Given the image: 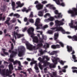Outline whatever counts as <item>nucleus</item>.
<instances>
[{"mask_svg": "<svg viewBox=\"0 0 77 77\" xmlns=\"http://www.w3.org/2000/svg\"><path fill=\"white\" fill-rule=\"evenodd\" d=\"M60 63V64H61V65H64V62H63V61L62 60H60V61L59 62Z\"/></svg>", "mask_w": 77, "mask_h": 77, "instance_id": "nucleus-41", "label": "nucleus"}, {"mask_svg": "<svg viewBox=\"0 0 77 77\" xmlns=\"http://www.w3.org/2000/svg\"><path fill=\"white\" fill-rule=\"evenodd\" d=\"M9 70L8 69H7L6 70V72L7 73L9 74V73L10 72V74H12V70H13L14 68L13 67V65L12 64H9L8 66Z\"/></svg>", "mask_w": 77, "mask_h": 77, "instance_id": "nucleus-7", "label": "nucleus"}, {"mask_svg": "<svg viewBox=\"0 0 77 77\" xmlns=\"http://www.w3.org/2000/svg\"><path fill=\"white\" fill-rule=\"evenodd\" d=\"M14 17H16L17 18H19L20 17V16L18 14H14L13 15Z\"/></svg>", "mask_w": 77, "mask_h": 77, "instance_id": "nucleus-29", "label": "nucleus"}, {"mask_svg": "<svg viewBox=\"0 0 77 77\" xmlns=\"http://www.w3.org/2000/svg\"><path fill=\"white\" fill-rule=\"evenodd\" d=\"M11 50H9L8 52L10 53H11L10 55V57L11 58H13L14 57V56H15L17 54L18 52H17V50L16 49V51H12L13 49H14V45L12 43L11 44Z\"/></svg>", "mask_w": 77, "mask_h": 77, "instance_id": "nucleus-3", "label": "nucleus"}, {"mask_svg": "<svg viewBox=\"0 0 77 77\" xmlns=\"http://www.w3.org/2000/svg\"><path fill=\"white\" fill-rule=\"evenodd\" d=\"M75 54V51H74V50H73L72 51V53L71 54Z\"/></svg>", "mask_w": 77, "mask_h": 77, "instance_id": "nucleus-55", "label": "nucleus"}, {"mask_svg": "<svg viewBox=\"0 0 77 77\" xmlns=\"http://www.w3.org/2000/svg\"><path fill=\"white\" fill-rule=\"evenodd\" d=\"M40 54H41L42 55L44 54V52L42 50L40 51Z\"/></svg>", "mask_w": 77, "mask_h": 77, "instance_id": "nucleus-54", "label": "nucleus"}, {"mask_svg": "<svg viewBox=\"0 0 77 77\" xmlns=\"http://www.w3.org/2000/svg\"><path fill=\"white\" fill-rule=\"evenodd\" d=\"M47 69L46 68H44V71H45V72H47Z\"/></svg>", "mask_w": 77, "mask_h": 77, "instance_id": "nucleus-60", "label": "nucleus"}, {"mask_svg": "<svg viewBox=\"0 0 77 77\" xmlns=\"http://www.w3.org/2000/svg\"><path fill=\"white\" fill-rule=\"evenodd\" d=\"M54 20V17H51L50 18H48V19H46L45 21H52Z\"/></svg>", "mask_w": 77, "mask_h": 77, "instance_id": "nucleus-19", "label": "nucleus"}, {"mask_svg": "<svg viewBox=\"0 0 77 77\" xmlns=\"http://www.w3.org/2000/svg\"><path fill=\"white\" fill-rule=\"evenodd\" d=\"M64 19H62L61 20L59 21L58 20H55V26L56 27L54 28H52L51 29L54 30L55 32H61L63 34L65 33V31L63 29L62 27H60L61 26H63L64 24V23L63 21H64Z\"/></svg>", "mask_w": 77, "mask_h": 77, "instance_id": "nucleus-1", "label": "nucleus"}, {"mask_svg": "<svg viewBox=\"0 0 77 77\" xmlns=\"http://www.w3.org/2000/svg\"><path fill=\"white\" fill-rule=\"evenodd\" d=\"M38 15L40 17H42L43 16V13L42 11H39Z\"/></svg>", "mask_w": 77, "mask_h": 77, "instance_id": "nucleus-25", "label": "nucleus"}, {"mask_svg": "<svg viewBox=\"0 0 77 77\" xmlns=\"http://www.w3.org/2000/svg\"><path fill=\"white\" fill-rule=\"evenodd\" d=\"M18 64L19 65V66H20L21 67H23V66H21V63L20 62V61H19V62H18Z\"/></svg>", "mask_w": 77, "mask_h": 77, "instance_id": "nucleus-46", "label": "nucleus"}, {"mask_svg": "<svg viewBox=\"0 0 77 77\" xmlns=\"http://www.w3.org/2000/svg\"><path fill=\"white\" fill-rule=\"evenodd\" d=\"M11 73H10V72H9L8 73H7V72H6V76H8V77H12V75H10V74H11Z\"/></svg>", "mask_w": 77, "mask_h": 77, "instance_id": "nucleus-27", "label": "nucleus"}, {"mask_svg": "<svg viewBox=\"0 0 77 77\" xmlns=\"http://www.w3.org/2000/svg\"><path fill=\"white\" fill-rule=\"evenodd\" d=\"M40 23V19L39 18H37L36 20V21L35 22V25L36 27V29L37 30H38V29H39V26H40V24H39Z\"/></svg>", "mask_w": 77, "mask_h": 77, "instance_id": "nucleus-8", "label": "nucleus"}, {"mask_svg": "<svg viewBox=\"0 0 77 77\" xmlns=\"http://www.w3.org/2000/svg\"><path fill=\"white\" fill-rule=\"evenodd\" d=\"M2 50L3 51V53L4 54H5V55H8L9 54V53H8V52H5L6 49L3 48L2 49Z\"/></svg>", "mask_w": 77, "mask_h": 77, "instance_id": "nucleus-22", "label": "nucleus"}, {"mask_svg": "<svg viewBox=\"0 0 77 77\" xmlns=\"http://www.w3.org/2000/svg\"><path fill=\"white\" fill-rule=\"evenodd\" d=\"M0 73L1 74H2V75H5V69H3L2 70V72H0Z\"/></svg>", "mask_w": 77, "mask_h": 77, "instance_id": "nucleus-24", "label": "nucleus"}, {"mask_svg": "<svg viewBox=\"0 0 77 77\" xmlns=\"http://www.w3.org/2000/svg\"><path fill=\"white\" fill-rule=\"evenodd\" d=\"M47 3V2L45 1L42 2V4H46V3Z\"/></svg>", "mask_w": 77, "mask_h": 77, "instance_id": "nucleus-53", "label": "nucleus"}, {"mask_svg": "<svg viewBox=\"0 0 77 77\" xmlns=\"http://www.w3.org/2000/svg\"><path fill=\"white\" fill-rule=\"evenodd\" d=\"M67 51L69 53L72 51V48L71 46H69V45H67L66 47Z\"/></svg>", "mask_w": 77, "mask_h": 77, "instance_id": "nucleus-15", "label": "nucleus"}, {"mask_svg": "<svg viewBox=\"0 0 77 77\" xmlns=\"http://www.w3.org/2000/svg\"><path fill=\"white\" fill-rule=\"evenodd\" d=\"M43 63V66H46L47 65H49L48 63L45 61V62Z\"/></svg>", "mask_w": 77, "mask_h": 77, "instance_id": "nucleus-28", "label": "nucleus"}, {"mask_svg": "<svg viewBox=\"0 0 77 77\" xmlns=\"http://www.w3.org/2000/svg\"><path fill=\"white\" fill-rule=\"evenodd\" d=\"M47 16H50V14H49V13H47L45 14V15L44 16L45 17H47Z\"/></svg>", "mask_w": 77, "mask_h": 77, "instance_id": "nucleus-44", "label": "nucleus"}, {"mask_svg": "<svg viewBox=\"0 0 77 77\" xmlns=\"http://www.w3.org/2000/svg\"><path fill=\"white\" fill-rule=\"evenodd\" d=\"M27 21V18L25 17L24 19V21H25V22H26Z\"/></svg>", "mask_w": 77, "mask_h": 77, "instance_id": "nucleus-59", "label": "nucleus"}, {"mask_svg": "<svg viewBox=\"0 0 77 77\" xmlns=\"http://www.w3.org/2000/svg\"><path fill=\"white\" fill-rule=\"evenodd\" d=\"M36 46L37 47V49H39V48H41L42 46H43V44L41 42H40L39 43L37 44Z\"/></svg>", "mask_w": 77, "mask_h": 77, "instance_id": "nucleus-16", "label": "nucleus"}, {"mask_svg": "<svg viewBox=\"0 0 77 77\" xmlns=\"http://www.w3.org/2000/svg\"><path fill=\"white\" fill-rule=\"evenodd\" d=\"M20 7V8H21V7H23V5H18L16 7V8L17 9V8H18V7Z\"/></svg>", "mask_w": 77, "mask_h": 77, "instance_id": "nucleus-52", "label": "nucleus"}, {"mask_svg": "<svg viewBox=\"0 0 77 77\" xmlns=\"http://www.w3.org/2000/svg\"><path fill=\"white\" fill-rule=\"evenodd\" d=\"M11 5L12 6V9L13 10H14V11L15 10V2H12Z\"/></svg>", "mask_w": 77, "mask_h": 77, "instance_id": "nucleus-20", "label": "nucleus"}, {"mask_svg": "<svg viewBox=\"0 0 77 77\" xmlns=\"http://www.w3.org/2000/svg\"><path fill=\"white\" fill-rule=\"evenodd\" d=\"M29 17H31V18H33V12H31L29 16Z\"/></svg>", "mask_w": 77, "mask_h": 77, "instance_id": "nucleus-36", "label": "nucleus"}, {"mask_svg": "<svg viewBox=\"0 0 77 77\" xmlns=\"http://www.w3.org/2000/svg\"><path fill=\"white\" fill-rule=\"evenodd\" d=\"M74 24V22H73V21L72 20L71 22V23L69 24V25L70 26L71 28H74L75 30H77V24H76V26H73Z\"/></svg>", "mask_w": 77, "mask_h": 77, "instance_id": "nucleus-12", "label": "nucleus"}, {"mask_svg": "<svg viewBox=\"0 0 77 77\" xmlns=\"http://www.w3.org/2000/svg\"><path fill=\"white\" fill-rule=\"evenodd\" d=\"M57 74V73H56V72H53V75L54 76H55V75H56Z\"/></svg>", "mask_w": 77, "mask_h": 77, "instance_id": "nucleus-51", "label": "nucleus"}, {"mask_svg": "<svg viewBox=\"0 0 77 77\" xmlns=\"http://www.w3.org/2000/svg\"><path fill=\"white\" fill-rule=\"evenodd\" d=\"M40 62H42V63H44V62H45V61H44V60H41L40 61Z\"/></svg>", "mask_w": 77, "mask_h": 77, "instance_id": "nucleus-61", "label": "nucleus"}, {"mask_svg": "<svg viewBox=\"0 0 77 77\" xmlns=\"http://www.w3.org/2000/svg\"><path fill=\"white\" fill-rule=\"evenodd\" d=\"M56 3H57V5H60V1L59 0H57V1L55 2Z\"/></svg>", "mask_w": 77, "mask_h": 77, "instance_id": "nucleus-39", "label": "nucleus"}, {"mask_svg": "<svg viewBox=\"0 0 77 77\" xmlns=\"http://www.w3.org/2000/svg\"><path fill=\"white\" fill-rule=\"evenodd\" d=\"M59 37V33H55L54 34V40H56Z\"/></svg>", "mask_w": 77, "mask_h": 77, "instance_id": "nucleus-17", "label": "nucleus"}, {"mask_svg": "<svg viewBox=\"0 0 77 77\" xmlns=\"http://www.w3.org/2000/svg\"><path fill=\"white\" fill-rule=\"evenodd\" d=\"M9 60L10 62H14V59L12 58H9Z\"/></svg>", "mask_w": 77, "mask_h": 77, "instance_id": "nucleus-40", "label": "nucleus"}, {"mask_svg": "<svg viewBox=\"0 0 77 77\" xmlns=\"http://www.w3.org/2000/svg\"><path fill=\"white\" fill-rule=\"evenodd\" d=\"M72 10H69L68 11V13L69 14H72L71 15L72 17H74L75 15H77V9L75 8H73ZM74 11L75 12L74 14V12L73 11Z\"/></svg>", "mask_w": 77, "mask_h": 77, "instance_id": "nucleus-4", "label": "nucleus"}, {"mask_svg": "<svg viewBox=\"0 0 77 77\" xmlns=\"http://www.w3.org/2000/svg\"><path fill=\"white\" fill-rule=\"evenodd\" d=\"M53 52L54 53V54H56L58 53V51H53Z\"/></svg>", "mask_w": 77, "mask_h": 77, "instance_id": "nucleus-50", "label": "nucleus"}, {"mask_svg": "<svg viewBox=\"0 0 77 77\" xmlns=\"http://www.w3.org/2000/svg\"><path fill=\"white\" fill-rule=\"evenodd\" d=\"M26 30H27V28H25L23 30V32H25Z\"/></svg>", "mask_w": 77, "mask_h": 77, "instance_id": "nucleus-63", "label": "nucleus"}, {"mask_svg": "<svg viewBox=\"0 0 77 77\" xmlns=\"http://www.w3.org/2000/svg\"><path fill=\"white\" fill-rule=\"evenodd\" d=\"M16 21V19H14L12 20V23H15Z\"/></svg>", "mask_w": 77, "mask_h": 77, "instance_id": "nucleus-64", "label": "nucleus"}, {"mask_svg": "<svg viewBox=\"0 0 77 77\" xmlns=\"http://www.w3.org/2000/svg\"><path fill=\"white\" fill-rule=\"evenodd\" d=\"M27 8L25 7H24L23 9L21 10L22 12H25L26 11Z\"/></svg>", "mask_w": 77, "mask_h": 77, "instance_id": "nucleus-37", "label": "nucleus"}, {"mask_svg": "<svg viewBox=\"0 0 77 77\" xmlns=\"http://www.w3.org/2000/svg\"><path fill=\"white\" fill-rule=\"evenodd\" d=\"M12 35L13 36V38H15V39H17V37L16 35L17 36V37L18 38H20L21 37H23L24 36V35L20 34H18V32H14V33Z\"/></svg>", "mask_w": 77, "mask_h": 77, "instance_id": "nucleus-6", "label": "nucleus"}, {"mask_svg": "<svg viewBox=\"0 0 77 77\" xmlns=\"http://www.w3.org/2000/svg\"><path fill=\"white\" fill-rule=\"evenodd\" d=\"M34 28L32 27L29 28L27 30V32L29 35H31V37L33 39V42H35V43H38L39 42V40L38 38L36 36H34Z\"/></svg>", "mask_w": 77, "mask_h": 77, "instance_id": "nucleus-2", "label": "nucleus"}, {"mask_svg": "<svg viewBox=\"0 0 77 77\" xmlns=\"http://www.w3.org/2000/svg\"><path fill=\"white\" fill-rule=\"evenodd\" d=\"M16 4L17 5H19V6H24V3L21 4V2L20 1L17 2H16Z\"/></svg>", "mask_w": 77, "mask_h": 77, "instance_id": "nucleus-21", "label": "nucleus"}, {"mask_svg": "<svg viewBox=\"0 0 77 77\" xmlns=\"http://www.w3.org/2000/svg\"><path fill=\"white\" fill-rule=\"evenodd\" d=\"M31 11V9H29L28 10H26V11H25L26 13L29 12V11Z\"/></svg>", "mask_w": 77, "mask_h": 77, "instance_id": "nucleus-48", "label": "nucleus"}, {"mask_svg": "<svg viewBox=\"0 0 77 77\" xmlns=\"http://www.w3.org/2000/svg\"><path fill=\"white\" fill-rule=\"evenodd\" d=\"M72 72L73 73H76L77 74V70H72Z\"/></svg>", "mask_w": 77, "mask_h": 77, "instance_id": "nucleus-47", "label": "nucleus"}, {"mask_svg": "<svg viewBox=\"0 0 77 77\" xmlns=\"http://www.w3.org/2000/svg\"><path fill=\"white\" fill-rule=\"evenodd\" d=\"M7 32V30L6 29H5L4 30V33H5V34H6Z\"/></svg>", "mask_w": 77, "mask_h": 77, "instance_id": "nucleus-56", "label": "nucleus"}, {"mask_svg": "<svg viewBox=\"0 0 77 77\" xmlns=\"http://www.w3.org/2000/svg\"><path fill=\"white\" fill-rule=\"evenodd\" d=\"M19 61H18L17 60H15V61H14L13 63L14 65H16L17 63H18V62Z\"/></svg>", "mask_w": 77, "mask_h": 77, "instance_id": "nucleus-34", "label": "nucleus"}, {"mask_svg": "<svg viewBox=\"0 0 77 77\" xmlns=\"http://www.w3.org/2000/svg\"><path fill=\"white\" fill-rule=\"evenodd\" d=\"M45 59H46L47 60H50V59L47 56H45L43 57L42 60H45Z\"/></svg>", "mask_w": 77, "mask_h": 77, "instance_id": "nucleus-23", "label": "nucleus"}, {"mask_svg": "<svg viewBox=\"0 0 77 77\" xmlns=\"http://www.w3.org/2000/svg\"><path fill=\"white\" fill-rule=\"evenodd\" d=\"M10 19L11 18H10L8 17L7 18V20L5 22L6 24H8V26H9V25H10V23H9V22Z\"/></svg>", "mask_w": 77, "mask_h": 77, "instance_id": "nucleus-18", "label": "nucleus"}, {"mask_svg": "<svg viewBox=\"0 0 77 77\" xmlns=\"http://www.w3.org/2000/svg\"><path fill=\"white\" fill-rule=\"evenodd\" d=\"M20 51H19L18 56L19 57H22L23 53L26 51V49L24 47H22L20 48Z\"/></svg>", "mask_w": 77, "mask_h": 77, "instance_id": "nucleus-5", "label": "nucleus"}, {"mask_svg": "<svg viewBox=\"0 0 77 77\" xmlns=\"http://www.w3.org/2000/svg\"><path fill=\"white\" fill-rule=\"evenodd\" d=\"M59 44L62 47H64V45L63 44V43H62V42H60Z\"/></svg>", "mask_w": 77, "mask_h": 77, "instance_id": "nucleus-38", "label": "nucleus"}, {"mask_svg": "<svg viewBox=\"0 0 77 77\" xmlns=\"http://www.w3.org/2000/svg\"><path fill=\"white\" fill-rule=\"evenodd\" d=\"M29 21L30 22V23H34L33 20L32 19H30Z\"/></svg>", "mask_w": 77, "mask_h": 77, "instance_id": "nucleus-57", "label": "nucleus"}, {"mask_svg": "<svg viewBox=\"0 0 77 77\" xmlns=\"http://www.w3.org/2000/svg\"><path fill=\"white\" fill-rule=\"evenodd\" d=\"M26 45L27 47V49H29L30 50H32L33 48H35V47H32L33 46L32 45L29 44V43H26Z\"/></svg>", "mask_w": 77, "mask_h": 77, "instance_id": "nucleus-11", "label": "nucleus"}, {"mask_svg": "<svg viewBox=\"0 0 77 77\" xmlns=\"http://www.w3.org/2000/svg\"><path fill=\"white\" fill-rule=\"evenodd\" d=\"M21 73H23V74H25V76H27V74H26V72L24 71H21L20 72Z\"/></svg>", "mask_w": 77, "mask_h": 77, "instance_id": "nucleus-43", "label": "nucleus"}, {"mask_svg": "<svg viewBox=\"0 0 77 77\" xmlns=\"http://www.w3.org/2000/svg\"><path fill=\"white\" fill-rule=\"evenodd\" d=\"M48 33L49 34H53V31L51 30H49L48 31Z\"/></svg>", "mask_w": 77, "mask_h": 77, "instance_id": "nucleus-35", "label": "nucleus"}, {"mask_svg": "<svg viewBox=\"0 0 77 77\" xmlns=\"http://www.w3.org/2000/svg\"><path fill=\"white\" fill-rule=\"evenodd\" d=\"M37 61H32L30 63V65L31 66L33 65V64H36V62Z\"/></svg>", "mask_w": 77, "mask_h": 77, "instance_id": "nucleus-26", "label": "nucleus"}, {"mask_svg": "<svg viewBox=\"0 0 77 77\" xmlns=\"http://www.w3.org/2000/svg\"><path fill=\"white\" fill-rule=\"evenodd\" d=\"M54 12L55 14H56V15L58 14V16H55V17L56 18H59L60 17V18H62V15L61 14V13H59V12H58V11L57 10H55Z\"/></svg>", "mask_w": 77, "mask_h": 77, "instance_id": "nucleus-10", "label": "nucleus"}, {"mask_svg": "<svg viewBox=\"0 0 77 77\" xmlns=\"http://www.w3.org/2000/svg\"><path fill=\"white\" fill-rule=\"evenodd\" d=\"M48 25H45L43 27V28L44 29H46L48 27Z\"/></svg>", "mask_w": 77, "mask_h": 77, "instance_id": "nucleus-45", "label": "nucleus"}, {"mask_svg": "<svg viewBox=\"0 0 77 77\" xmlns=\"http://www.w3.org/2000/svg\"><path fill=\"white\" fill-rule=\"evenodd\" d=\"M36 8L38 10L42 9L43 8V5L41 4H38L36 5Z\"/></svg>", "mask_w": 77, "mask_h": 77, "instance_id": "nucleus-13", "label": "nucleus"}, {"mask_svg": "<svg viewBox=\"0 0 77 77\" xmlns=\"http://www.w3.org/2000/svg\"><path fill=\"white\" fill-rule=\"evenodd\" d=\"M54 58L57 61H59L60 62V58L58 57H54Z\"/></svg>", "mask_w": 77, "mask_h": 77, "instance_id": "nucleus-33", "label": "nucleus"}, {"mask_svg": "<svg viewBox=\"0 0 77 77\" xmlns=\"http://www.w3.org/2000/svg\"><path fill=\"white\" fill-rule=\"evenodd\" d=\"M51 48L53 49H56V48H60V47L59 45H53L51 46Z\"/></svg>", "mask_w": 77, "mask_h": 77, "instance_id": "nucleus-14", "label": "nucleus"}, {"mask_svg": "<svg viewBox=\"0 0 77 77\" xmlns=\"http://www.w3.org/2000/svg\"><path fill=\"white\" fill-rule=\"evenodd\" d=\"M53 62L54 63V64H51L49 65V67L50 68H55L56 67L55 65L57 63V61L56 59L53 60Z\"/></svg>", "mask_w": 77, "mask_h": 77, "instance_id": "nucleus-9", "label": "nucleus"}, {"mask_svg": "<svg viewBox=\"0 0 77 77\" xmlns=\"http://www.w3.org/2000/svg\"><path fill=\"white\" fill-rule=\"evenodd\" d=\"M60 6H62L64 7L65 6V3L64 2H62L61 4L60 3Z\"/></svg>", "mask_w": 77, "mask_h": 77, "instance_id": "nucleus-42", "label": "nucleus"}, {"mask_svg": "<svg viewBox=\"0 0 77 77\" xmlns=\"http://www.w3.org/2000/svg\"><path fill=\"white\" fill-rule=\"evenodd\" d=\"M53 24H54V23H53V22H51L50 23V26H53Z\"/></svg>", "mask_w": 77, "mask_h": 77, "instance_id": "nucleus-62", "label": "nucleus"}, {"mask_svg": "<svg viewBox=\"0 0 77 77\" xmlns=\"http://www.w3.org/2000/svg\"><path fill=\"white\" fill-rule=\"evenodd\" d=\"M11 40L14 44H15V41L14 39H11Z\"/></svg>", "mask_w": 77, "mask_h": 77, "instance_id": "nucleus-58", "label": "nucleus"}, {"mask_svg": "<svg viewBox=\"0 0 77 77\" xmlns=\"http://www.w3.org/2000/svg\"><path fill=\"white\" fill-rule=\"evenodd\" d=\"M34 68L36 69V70H39V68L38 67V64H36L35 65V67Z\"/></svg>", "mask_w": 77, "mask_h": 77, "instance_id": "nucleus-30", "label": "nucleus"}, {"mask_svg": "<svg viewBox=\"0 0 77 77\" xmlns=\"http://www.w3.org/2000/svg\"><path fill=\"white\" fill-rule=\"evenodd\" d=\"M72 69L74 70V69H77V67H72Z\"/></svg>", "mask_w": 77, "mask_h": 77, "instance_id": "nucleus-49", "label": "nucleus"}, {"mask_svg": "<svg viewBox=\"0 0 77 77\" xmlns=\"http://www.w3.org/2000/svg\"><path fill=\"white\" fill-rule=\"evenodd\" d=\"M38 66L39 67V68H40V69H42V65H41V63H38Z\"/></svg>", "mask_w": 77, "mask_h": 77, "instance_id": "nucleus-31", "label": "nucleus"}, {"mask_svg": "<svg viewBox=\"0 0 77 77\" xmlns=\"http://www.w3.org/2000/svg\"><path fill=\"white\" fill-rule=\"evenodd\" d=\"M72 58L74 59V60L77 59V57H75V55H72Z\"/></svg>", "mask_w": 77, "mask_h": 77, "instance_id": "nucleus-32", "label": "nucleus"}]
</instances>
